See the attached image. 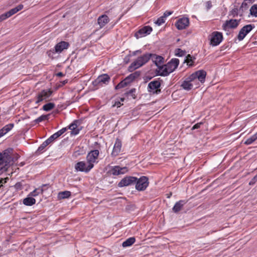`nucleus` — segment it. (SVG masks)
I'll return each instance as SVG.
<instances>
[{"label": "nucleus", "instance_id": "1", "mask_svg": "<svg viewBox=\"0 0 257 257\" xmlns=\"http://www.w3.org/2000/svg\"><path fill=\"white\" fill-rule=\"evenodd\" d=\"M206 72L203 70H198L185 78L181 86L185 90L189 91L192 89L194 85H197V82L203 83L205 82Z\"/></svg>", "mask_w": 257, "mask_h": 257}, {"label": "nucleus", "instance_id": "2", "mask_svg": "<svg viewBox=\"0 0 257 257\" xmlns=\"http://www.w3.org/2000/svg\"><path fill=\"white\" fill-rule=\"evenodd\" d=\"M12 152V149H8L4 151L2 153L0 152V166L1 167L0 170L3 172L7 170L8 168L10 166L12 161L11 154Z\"/></svg>", "mask_w": 257, "mask_h": 257}, {"label": "nucleus", "instance_id": "3", "mask_svg": "<svg viewBox=\"0 0 257 257\" xmlns=\"http://www.w3.org/2000/svg\"><path fill=\"white\" fill-rule=\"evenodd\" d=\"M151 55L149 53H145L143 55L139 57L136 60L128 67L129 72H133L136 69H137L143 65H145L151 59Z\"/></svg>", "mask_w": 257, "mask_h": 257}, {"label": "nucleus", "instance_id": "4", "mask_svg": "<svg viewBox=\"0 0 257 257\" xmlns=\"http://www.w3.org/2000/svg\"><path fill=\"white\" fill-rule=\"evenodd\" d=\"M53 91L51 89H43L38 92L35 96V103L38 105L43 101H48L52 95Z\"/></svg>", "mask_w": 257, "mask_h": 257}, {"label": "nucleus", "instance_id": "5", "mask_svg": "<svg viewBox=\"0 0 257 257\" xmlns=\"http://www.w3.org/2000/svg\"><path fill=\"white\" fill-rule=\"evenodd\" d=\"M222 33L218 31L212 32L209 36L210 45L212 46L219 45L223 40Z\"/></svg>", "mask_w": 257, "mask_h": 257}, {"label": "nucleus", "instance_id": "6", "mask_svg": "<svg viewBox=\"0 0 257 257\" xmlns=\"http://www.w3.org/2000/svg\"><path fill=\"white\" fill-rule=\"evenodd\" d=\"M99 154V151L94 150L89 152L86 156V161L87 164H89L90 168H93L94 164L98 162L97 159Z\"/></svg>", "mask_w": 257, "mask_h": 257}, {"label": "nucleus", "instance_id": "7", "mask_svg": "<svg viewBox=\"0 0 257 257\" xmlns=\"http://www.w3.org/2000/svg\"><path fill=\"white\" fill-rule=\"evenodd\" d=\"M148 178L146 176H142L139 179L137 178L136 182V189L138 191L145 190L149 185Z\"/></svg>", "mask_w": 257, "mask_h": 257}, {"label": "nucleus", "instance_id": "8", "mask_svg": "<svg viewBox=\"0 0 257 257\" xmlns=\"http://www.w3.org/2000/svg\"><path fill=\"white\" fill-rule=\"evenodd\" d=\"M255 28L253 24H248L243 26L239 31L237 36L239 41H242L245 37Z\"/></svg>", "mask_w": 257, "mask_h": 257}, {"label": "nucleus", "instance_id": "9", "mask_svg": "<svg viewBox=\"0 0 257 257\" xmlns=\"http://www.w3.org/2000/svg\"><path fill=\"white\" fill-rule=\"evenodd\" d=\"M137 178L133 176H126L121 180L118 183V186L119 187H123L128 186L136 183Z\"/></svg>", "mask_w": 257, "mask_h": 257}, {"label": "nucleus", "instance_id": "10", "mask_svg": "<svg viewBox=\"0 0 257 257\" xmlns=\"http://www.w3.org/2000/svg\"><path fill=\"white\" fill-rule=\"evenodd\" d=\"M75 169L77 171L89 172L92 168L90 165L84 161H80L77 163L75 165Z\"/></svg>", "mask_w": 257, "mask_h": 257}, {"label": "nucleus", "instance_id": "11", "mask_svg": "<svg viewBox=\"0 0 257 257\" xmlns=\"http://www.w3.org/2000/svg\"><path fill=\"white\" fill-rule=\"evenodd\" d=\"M153 31L152 28L150 26H144L141 28L135 34V37L137 38L145 37L149 35Z\"/></svg>", "mask_w": 257, "mask_h": 257}, {"label": "nucleus", "instance_id": "12", "mask_svg": "<svg viewBox=\"0 0 257 257\" xmlns=\"http://www.w3.org/2000/svg\"><path fill=\"white\" fill-rule=\"evenodd\" d=\"M128 168L126 167H121L119 166L112 167L110 170V174L113 176H118L126 173L128 172Z\"/></svg>", "mask_w": 257, "mask_h": 257}, {"label": "nucleus", "instance_id": "13", "mask_svg": "<svg viewBox=\"0 0 257 257\" xmlns=\"http://www.w3.org/2000/svg\"><path fill=\"white\" fill-rule=\"evenodd\" d=\"M189 25V19L188 18L179 19L175 23V26L179 30L186 29Z\"/></svg>", "mask_w": 257, "mask_h": 257}, {"label": "nucleus", "instance_id": "14", "mask_svg": "<svg viewBox=\"0 0 257 257\" xmlns=\"http://www.w3.org/2000/svg\"><path fill=\"white\" fill-rule=\"evenodd\" d=\"M122 147V143L120 139L117 138L115 140L113 150L111 153V155L113 157H116L118 156L121 152Z\"/></svg>", "mask_w": 257, "mask_h": 257}, {"label": "nucleus", "instance_id": "15", "mask_svg": "<svg viewBox=\"0 0 257 257\" xmlns=\"http://www.w3.org/2000/svg\"><path fill=\"white\" fill-rule=\"evenodd\" d=\"M239 21L237 20H230L226 21L223 25L222 27L224 30H227L229 29H235L239 25Z\"/></svg>", "mask_w": 257, "mask_h": 257}, {"label": "nucleus", "instance_id": "16", "mask_svg": "<svg viewBox=\"0 0 257 257\" xmlns=\"http://www.w3.org/2000/svg\"><path fill=\"white\" fill-rule=\"evenodd\" d=\"M70 45L68 42L65 41H61L60 42L57 43L55 47V52L56 53H60L64 50L67 49L69 47Z\"/></svg>", "mask_w": 257, "mask_h": 257}, {"label": "nucleus", "instance_id": "17", "mask_svg": "<svg viewBox=\"0 0 257 257\" xmlns=\"http://www.w3.org/2000/svg\"><path fill=\"white\" fill-rule=\"evenodd\" d=\"M179 60L177 58L172 59L166 65L168 67L169 71L172 73L178 67L179 64Z\"/></svg>", "mask_w": 257, "mask_h": 257}, {"label": "nucleus", "instance_id": "18", "mask_svg": "<svg viewBox=\"0 0 257 257\" xmlns=\"http://www.w3.org/2000/svg\"><path fill=\"white\" fill-rule=\"evenodd\" d=\"M161 86V83L159 81L154 80L150 82L148 84V89L150 92L155 91L156 92H160V89H159Z\"/></svg>", "mask_w": 257, "mask_h": 257}, {"label": "nucleus", "instance_id": "19", "mask_svg": "<svg viewBox=\"0 0 257 257\" xmlns=\"http://www.w3.org/2000/svg\"><path fill=\"white\" fill-rule=\"evenodd\" d=\"M110 21V19L106 15H102L97 18V24L100 29L103 28Z\"/></svg>", "mask_w": 257, "mask_h": 257}, {"label": "nucleus", "instance_id": "20", "mask_svg": "<svg viewBox=\"0 0 257 257\" xmlns=\"http://www.w3.org/2000/svg\"><path fill=\"white\" fill-rule=\"evenodd\" d=\"M151 55V59L158 67L162 65L164 63V59L161 56L157 55L155 54L150 53Z\"/></svg>", "mask_w": 257, "mask_h": 257}, {"label": "nucleus", "instance_id": "21", "mask_svg": "<svg viewBox=\"0 0 257 257\" xmlns=\"http://www.w3.org/2000/svg\"><path fill=\"white\" fill-rule=\"evenodd\" d=\"M78 120H75L69 126V129L71 130V134L76 135L79 134L80 129L78 128Z\"/></svg>", "mask_w": 257, "mask_h": 257}, {"label": "nucleus", "instance_id": "22", "mask_svg": "<svg viewBox=\"0 0 257 257\" xmlns=\"http://www.w3.org/2000/svg\"><path fill=\"white\" fill-rule=\"evenodd\" d=\"M158 73L159 75L162 76H168L171 72L169 71L167 65H161L158 67Z\"/></svg>", "mask_w": 257, "mask_h": 257}, {"label": "nucleus", "instance_id": "23", "mask_svg": "<svg viewBox=\"0 0 257 257\" xmlns=\"http://www.w3.org/2000/svg\"><path fill=\"white\" fill-rule=\"evenodd\" d=\"M186 203V202L185 200H182L177 202L173 207V211L175 213L178 212L181 210L182 208Z\"/></svg>", "mask_w": 257, "mask_h": 257}, {"label": "nucleus", "instance_id": "24", "mask_svg": "<svg viewBox=\"0 0 257 257\" xmlns=\"http://www.w3.org/2000/svg\"><path fill=\"white\" fill-rule=\"evenodd\" d=\"M23 8V5H19L17 7H16L15 8H13L10 10L9 11L7 12L6 13L7 14V16L8 17H10L13 15L17 13L18 12L20 11Z\"/></svg>", "mask_w": 257, "mask_h": 257}, {"label": "nucleus", "instance_id": "25", "mask_svg": "<svg viewBox=\"0 0 257 257\" xmlns=\"http://www.w3.org/2000/svg\"><path fill=\"white\" fill-rule=\"evenodd\" d=\"M140 76L139 72H135V73H132L127 76L125 79L128 82L129 84L133 80H134L136 78H138Z\"/></svg>", "mask_w": 257, "mask_h": 257}, {"label": "nucleus", "instance_id": "26", "mask_svg": "<svg viewBox=\"0 0 257 257\" xmlns=\"http://www.w3.org/2000/svg\"><path fill=\"white\" fill-rule=\"evenodd\" d=\"M110 80V77L107 74H103L99 76L97 78L99 83L102 82L104 84L108 83Z\"/></svg>", "mask_w": 257, "mask_h": 257}, {"label": "nucleus", "instance_id": "27", "mask_svg": "<svg viewBox=\"0 0 257 257\" xmlns=\"http://www.w3.org/2000/svg\"><path fill=\"white\" fill-rule=\"evenodd\" d=\"M135 241L136 239L134 237H130L123 242L122 245L124 247L130 246L135 242Z\"/></svg>", "mask_w": 257, "mask_h": 257}, {"label": "nucleus", "instance_id": "28", "mask_svg": "<svg viewBox=\"0 0 257 257\" xmlns=\"http://www.w3.org/2000/svg\"><path fill=\"white\" fill-rule=\"evenodd\" d=\"M23 203L27 206H32L36 203V200L33 197H27L23 200Z\"/></svg>", "mask_w": 257, "mask_h": 257}, {"label": "nucleus", "instance_id": "29", "mask_svg": "<svg viewBox=\"0 0 257 257\" xmlns=\"http://www.w3.org/2000/svg\"><path fill=\"white\" fill-rule=\"evenodd\" d=\"M71 196V192L69 191L60 192L58 194V198L59 199L68 198Z\"/></svg>", "mask_w": 257, "mask_h": 257}, {"label": "nucleus", "instance_id": "30", "mask_svg": "<svg viewBox=\"0 0 257 257\" xmlns=\"http://www.w3.org/2000/svg\"><path fill=\"white\" fill-rule=\"evenodd\" d=\"M194 59H195V58H193L190 54H188L184 62H186L189 66H192L194 65Z\"/></svg>", "mask_w": 257, "mask_h": 257}, {"label": "nucleus", "instance_id": "31", "mask_svg": "<svg viewBox=\"0 0 257 257\" xmlns=\"http://www.w3.org/2000/svg\"><path fill=\"white\" fill-rule=\"evenodd\" d=\"M249 14L254 17H257V5H252L249 10Z\"/></svg>", "mask_w": 257, "mask_h": 257}, {"label": "nucleus", "instance_id": "32", "mask_svg": "<svg viewBox=\"0 0 257 257\" xmlns=\"http://www.w3.org/2000/svg\"><path fill=\"white\" fill-rule=\"evenodd\" d=\"M54 107L55 104L52 102H49L43 105V109L45 111H48L53 109Z\"/></svg>", "mask_w": 257, "mask_h": 257}, {"label": "nucleus", "instance_id": "33", "mask_svg": "<svg viewBox=\"0 0 257 257\" xmlns=\"http://www.w3.org/2000/svg\"><path fill=\"white\" fill-rule=\"evenodd\" d=\"M44 190L41 188H38L35 189L33 192L30 193V195L32 196L36 197L39 194H42L43 193Z\"/></svg>", "mask_w": 257, "mask_h": 257}, {"label": "nucleus", "instance_id": "34", "mask_svg": "<svg viewBox=\"0 0 257 257\" xmlns=\"http://www.w3.org/2000/svg\"><path fill=\"white\" fill-rule=\"evenodd\" d=\"M50 144V143L46 140L45 141H44L38 148L37 150V152L39 153H41L45 148Z\"/></svg>", "mask_w": 257, "mask_h": 257}, {"label": "nucleus", "instance_id": "35", "mask_svg": "<svg viewBox=\"0 0 257 257\" xmlns=\"http://www.w3.org/2000/svg\"><path fill=\"white\" fill-rule=\"evenodd\" d=\"M128 84V82L124 79L120 82L116 86L115 89H118L126 86Z\"/></svg>", "mask_w": 257, "mask_h": 257}, {"label": "nucleus", "instance_id": "36", "mask_svg": "<svg viewBox=\"0 0 257 257\" xmlns=\"http://www.w3.org/2000/svg\"><path fill=\"white\" fill-rule=\"evenodd\" d=\"M49 114L47 115H42L36 119H35V122L37 123H39L42 121L48 120L49 119Z\"/></svg>", "mask_w": 257, "mask_h": 257}, {"label": "nucleus", "instance_id": "37", "mask_svg": "<svg viewBox=\"0 0 257 257\" xmlns=\"http://www.w3.org/2000/svg\"><path fill=\"white\" fill-rule=\"evenodd\" d=\"M175 54L176 56L182 57L185 55L186 52L185 51H183L181 49L178 48L175 50Z\"/></svg>", "mask_w": 257, "mask_h": 257}, {"label": "nucleus", "instance_id": "38", "mask_svg": "<svg viewBox=\"0 0 257 257\" xmlns=\"http://www.w3.org/2000/svg\"><path fill=\"white\" fill-rule=\"evenodd\" d=\"M14 126V123H9L5 126H4L3 128L4 130L6 132V133H8L9 131H10Z\"/></svg>", "mask_w": 257, "mask_h": 257}, {"label": "nucleus", "instance_id": "39", "mask_svg": "<svg viewBox=\"0 0 257 257\" xmlns=\"http://www.w3.org/2000/svg\"><path fill=\"white\" fill-rule=\"evenodd\" d=\"M166 19L165 17L162 16L159 18L155 22V24L158 26H161L165 22Z\"/></svg>", "mask_w": 257, "mask_h": 257}, {"label": "nucleus", "instance_id": "40", "mask_svg": "<svg viewBox=\"0 0 257 257\" xmlns=\"http://www.w3.org/2000/svg\"><path fill=\"white\" fill-rule=\"evenodd\" d=\"M59 138L56 133H54L53 135L51 136L47 140V141L51 144L55 140Z\"/></svg>", "mask_w": 257, "mask_h": 257}, {"label": "nucleus", "instance_id": "41", "mask_svg": "<svg viewBox=\"0 0 257 257\" xmlns=\"http://www.w3.org/2000/svg\"><path fill=\"white\" fill-rule=\"evenodd\" d=\"M255 141V139L253 138V137L252 136L251 137H250V138H249L246 140V141L244 142V144L247 145H250Z\"/></svg>", "mask_w": 257, "mask_h": 257}, {"label": "nucleus", "instance_id": "42", "mask_svg": "<svg viewBox=\"0 0 257 257\" xmlns=\"http://www.w3.org/2000/svg\"><path fill=\"white\" fill-rule=\"evenodd\" d=\"M136 89L135 88L131 89L127 93L131 94L133 98L135 99L136 98V95L135 94Z\"/></svg>", "mask_w": 257, "mask_h": 257}, {"label": "nucleus", "instance_id": "43", "mask_svg": "<svg viewBox=\"0 0 257 257\" xmlns=\"http://www.w3.org/2000/svg\"><path fill=\"white\" fill-rule=\"evenodd\" d=\"M66 130H67V128L66 127H64L55 133L58 136V137H59L62 134H63L66 131Z\"/></svg>", "mask_w": 257, "mask_h": 257}, {"label": "nucleus", "instance_id": "44", "mask_svg": "<svg viewBox=\"0 0 257 257\" xmlns=\"http://www.w3.org/2000/svg\"><path fill=\"white\" fill-rule=\"evenodd\" d=\"M56 53L55 52V49H52V50H50L49 51H47V54L48 55V56H49V57L50 58H53V54Z\"/></svg>", "mask_w": 257, "mask_h": 257}, {"label": "nucleus", "instance_id": "45", "mask_svg": "<svg viewBox=\"0 0 257 257\" xmlns=\"http://www.w3.org/2000/svg\"><path fill=\"white\" fill-rule=\"evenodd\" d=\"M8 18L9 17H8L6 13L4 14H2V15L0 16V23Z\"/></svg>", "mask_w": 257, "mask_h": 257}, {"label": "nucleus", "instance_id": "46", "mask_svg": "<svg viewBox=\"0 0 257 257\" xmlns=\"http://www.w3.org/2000/svg\"><path fill=\"white\" fill-rule=\"evenodd\" d=\"M205 7L207 10H209L212 7V3L209 1L205 3Z\"/></svg>", "mask_w": 257, "mask_h": 257}, {"label": "nucleus", "instance_id": "47", "mask_svg": "<svg viewBox=\"0 0 257 257\" xmlns=\"http://www.w3.org/2000/svg\"><path fill=\"white\" fill-rule=\"evenodd\" d=\"M201 124H202V122L197 123L193 125L192 129V130L198 129L200 127V126Z\"/></svg>", "mask_w": 257, "mask_h": 257}, {"label": "nucleus", "instance_id": "48", "mask_svg": "<svg viewBox=\"0 0 257 257\" xmlns=\"http://www.w3.org/2000/svg\"><path fill=\"white\" fill-rule=\"evenodd\" d=\"M172 13H173L172 11H166L164 13V15L163 16L165 17V18L166 19V17L169 16L170 15H171Z\"/></svg>", "mask_w": 257, "mask_h": 257}, {"label": "nucleus", "instance_id": "49", "mask_svg": "<svg viewBox=\"0 0 257 257\" xmlns=\"http://www.w3.org/2000/svg\"><path fill=\"white\" fill-rule=\"evenodd\" d=\"M123 104L121 103L120 101H115L113 106H116L117 107H120Z\"/></svg>", "mask_w": 257, "mask_h": 257}, {"label": "nucleus", "instance_id": "50", "mask_svg": "<svg viewBox=\"0 0 257 257\" xmlns=\"http://www.w3.org/2000/svg\"><path fill=\"white\" fill-rule=\"evenodd\" d=\"M254 0H244L242 3V5H247V3H252Z\"/></svg>", "mask_w": 257, "mask_h": 257}, {"label": "nucleus", "instance_id": "51", "mask_svg": "<svg viewBox=\"0 0 257 257\" xmlns=\"http://www.w3.org/2000/svg\"><path fill=\"white\" fill-rule=\"evenodd\" d=\"M6 132L4 130V129L2 128L0 130V138L4 136L5 134H6Z\"/></svg>", "mask_w": 257, "mask_h": 257}, {"label": "nucleus", "instance_id": "52", "mask_svg": "<svg viewBox=\"0 0 257 257\" xmlns=\"http://www.w3.org/2000/svg\"><path fill=\"white\" fill-rule=\"evenodd\" d=\"M57 75L58 76H60V77H62V76H64V74L62 72H59L57 73Z\"/></svg>", "mask_w": 257, "mask_h": 257}, {"label": "nucleus", "instance_id": "53", "mask_svg": "<svg viewBox=\"0 0 257 257\" xmlns=\"http://www.w3.org/2000/svg\"><path fill=\"white\" fill-rule=\"evenodd\" d=\"M253 138L255 139V140H257V132L252 135Z\"/></svg>", "mask_w": 257, "mask_h": 257}, {"label": "nucleus", "instance_id": "54", "mask_svg": "<svg viewBox=\"0 0 257 257\" xmlns=\"http://www.w3.org/2000/svg\"><path fill=\"white\" fill-rule=\"evenodd\" d=\"M138 52H140L139 51H135L134 53H133V55H136L137 53H138Z\"/></svg>", "mask_w": 257, "mask_h": 257}, {"label": "nucleus", "instance_id": "55", "mask_svg": "<svg viewBox=\"0 0 257 257\" xmlns=\"http://www.w3.org/2000/svg\"><path fill=\"white\" fill-rule=\"evenodd\" d=\"M124 99H124V98H120V100H121V101H122V102H123V101L124 100Z\"/></svg>", "mask_w": 257, "mask_h": 257}, {"label": "nucleus", "instance_id": "56", "mask_svg": "<svg viewBox=\"0 0 257 257\" xmlns=\"http://www.w3.org/2000/svg\"><path fill=\"white\" fill-rule=\"evenodd\" d=\"M67 82V80H65V81H64L63 82V84H65V83H66Z\"/></svg>", "mask_w": 257, "mask_h": 257}]
</instances>
